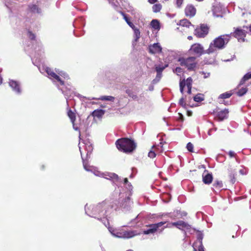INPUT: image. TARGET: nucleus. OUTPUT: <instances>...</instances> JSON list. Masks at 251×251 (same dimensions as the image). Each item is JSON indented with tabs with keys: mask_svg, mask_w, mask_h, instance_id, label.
Here are the masks:
<instances>
[{
	"mask_svg": "<svg viewBox=\"0 0 251 251\" xmlns=\"http://www.w3.org/2000/svg\"><path fill=\"white\" fill-rule=\"evenodd\" d=\"M229 38L230 36L227 34L219 36L210 43L209 48L205 50V52L210 54L215 52L217 51V49H223L228 42Z\"/></svg>",
	"mask_w": 251,
	"mask_h": 251,
	"instance_id": "f257e3e1",
	"label": "nucleus"
},
{
	"mask_svg": "<svg viewBox=\"0 0 251 251\" xmlns=\"http://www.w3.org/2000/svg\"><path fill=\"white\" fill-rule=\"evenodd\" d=\"M116 145L119 151L126 153L131 152L136 148L134 142L126 138L118 139L116 142Z\"/></svg>",
	"mask_w": 251,
	"mask_h": 251,
	"instance_id": "f03ea898",
	"label": "nucleus"
},
{
	"mask_svg": "<svg viewBox=\"0 0 251 251\" xmlns=\"http://www.w3.org/2000/svg\"><path fill=\"white\" fill-rule=\"evenodd\" d=\"M83 167L86 171L93 172L95 176L104 177L107 179H112L113 180H117L118 179V176L115 174L101 173L97 170L95 167L87 165L84 162H83Z\"/></svg>",
	"mask_w": 251,
	"mask_h": 251,
	"instance_id": "7ed1b4c3",
	"label": "nucleus"
},
{
	"mask_svg": "<svg viewBox=\"0 0 251 251\" xmlns=\"http://www.w3.org/2000/svg\"><path fill=\"white\" fill-rule=\"evenodd\" d=\"M108 230L114 237L123 238H129L137 235L138 233L134 231L117 230L113 228L108 227Z\"/></svg>",
	"mask_w": 251,
	"mask_h": 251,
	"instance_id": "20e7f679",
	"label": "nucleus"
},
{
	"mask_svg": "<svg viewBox=\"0 0 251 251\" xmlns=\"http://www.w3.org/2000/svg\"><path fill=\"white\" fill-rule=\"evenodd\" d=\"M196 58L190 57L187 59H180L179 60L180 65L185 66L188 70H193L196 67Z\"/></svg>",
	"mask_w": 251,
	"mask_h": 251,
	"instance_id": "39448f33",
	"label": "nucleus"
},
{
	"mask_svg": "<svg viewBox=\"0 0 251 251\" xmlns=\"http://www.w3.org/2000/svg\"><path fill=\"white\" fill-rule=\"evenodd\" d=\"M189 53L197 56L201 55L203 53H206L203 47L200 44L196 43L192 45L189 50Z\"/></svg>",
	"mask_w": 251,
	"mask_h": 251,
	"instance_id": "423d86ee",
	"label": "nucleus"
},
{
	"mask_svg": "<svg viewBox=\"0 0 251 251\" xmlns=\"http://www.w3.org/2000/svg\"><path fill=\"white\" fill-rule=\"evenodd\" d=\"M79 148L81 153V157H82L83 150L86 151V155L88 156L89 153H91L93 151V146L91 142L89 140H86L85 142H79Z\"/></svg>",
	"mask_w": 251,
	"mask_h": 251,
	"instance_id": "0eeeda50",
	"label": "nucleus"
},
{
	"mask_svg": "<svg viewBox=\"0 0 251 251\" xmlns=\"http://www.w3.org/2000/svg\"><path fill=\"white\" fill-rule=\"evenodd\" d=\"M44 70L48 74L49 77H50V79H53L54 81H56L57 82H59L61 85L64 84L63 80L61 79L60 76L54 73L50 68L46 67L43 69V70Z\"/></svg>",
	"mask_w": 251,
	"mask_h": 251,
	"instance_id": "6e6552de",
	"label": "nucleus"
},
{
	"mask_svg": "<svg viewBox=\"0 0 251 251\" xmlns=\"http://www.w3.org/2000/svg\"><path fill=\"white\" fill-rule=\"evenodd\" d=\"M208 32V27L206 25H201L200 27L195 29L194 34L198 37L202 38L205 37Z\"/></svg>",
	"mask_w": 251,
	"mask_h": 251,
	"instance_id": "1a4fd4ad",
	"label": "nucleus"
},
{
	"mask_svg": "<svg viewBox=\"0 0 251 251\" xmlns=\"http://www.w3.org/2000/svg\"><path fill=\"white\" fill-rule=\"evenodd\" d=\"M108 205L106 203L103 202L102 203L99 204L95 208V211L96 213H98L100 216H106L107 215V209L108 208Z\"/></svg>",
	"mask_w": 251,
	"mask_h": 251,
	"instance_id": "9d476101",
	"label": "nucleus"
},
{
	"mask_svg": "<svg viewBox=\"0 0 251 251\" xmlns=\"http://www.w3.org/2000/svg\"><path fill=\"white\" fill-rule=\"evenodd\" d=\"M166 223V222H161L157 224L149 225L150 228L147 230L144 231L145 234H149L154 233L159 227H161Z\"/></svg>",
	"mask_w": 251,
	"mask_h": 251,
	"instance_id": "9b49d317",
	"label": "nucleus"
},
{
	"mask_svg": "<svg viewBox=\"0 0 251 251\" xmlns=\"http://www.w3.org/2000/svg\"><path fill=\"white\" fill-rule=\"evenodd\" d=\"M172 225L176 226L177 228L182 230H184L185 232L190 230L191 228L190 225H188L187 223L184 222L183 221H179L176 222H173L172 223Z\"/></svg>",
	"mask_w": 251,
	"mask_h": 251,
	"instance_id": "f8f14e48",
	"label": "nucleus"
},
{
	"mask_svg": "<svg viewBox=\"0 0 251 251\" xmlns=\"http://www.w3.org/2000/svg\"><path fill=\"white\" fill-rule=\"evenodd\" d=\"M192 79L191 77H188L186 81L185 79L180 80L179 86L180 92L182 94L183 93V89L185 85L187 87H192Z\"/></svg>",
	"mask_w": 251,
	"mask_h": 251,
	"instance_id": "ddd939ff",
	"label": "nucleus"
},
{
	"mask_svg": "<svg viewBox=\"0 0 251 251\" xmlns=\"http://www.w3.org/2000/svg\"><path fill=\"white\" fill-rule=\"evenodd\" d=\"M162 48L158 43H155L149 47V51L152 54L158 53L161 52Z\"/></svg>",
	"mask_w": 251,
	"mask_h": 251,
	"instance_id": "4468645a",
	"label": "nucleus"
},
{
	"mask_svg": "<svg viewBox=\"0 0 251 251\" xmlns=\"http://www.w3.org/2000/svg\"><path fill=\"white\" fill-rule=\"evenodd\" d=\"M185 14L187 16L193 17L196 14V9L192 4L187 5L185 9Z\"/></svg>",
	"mask_w": 251,
	"mask_h": 251,
	"instance_id": "2eb2a0df",
	"label": "nucleus"
},
{
	"mask_svg": "<svg viewBox=\"0 0 251 251\" xmlns=\"http://www.w3.org/2000/svg\"><path fill=\"white\" fill-rule=\"evenodd\" d=\"M246 33L244 30L237 28L234 33V36L237 38L239 42H244Z\"/></svg>",
	"mask_w": 251,
	"mask_h": 251,
	"instance_id": "dca6fc26",
	"label": "nucleus"
},
{
	"mask_svg": "<svg viewBox=\"0 0 251 251\" xmlns=\"http://www.w3.org/2000/svg\"><path fill=\"white\" fill-rule=\"evenodd\" d=\"M213 179L212 175L205 171L202 174V180L205 184H209L211 183Z\"/></svg>",
	"mask_w": 251,
	"mask_h": 251,
	"instance_id": "f3484780",
	"label": "nucleus"
},
{
	"mask_svg": "<svg viewBox=\"0 0 251 251\" xmlns=\"http://www.w3.org/2000/svg\"><path fill=\"white\" fill-rule=\"evenodd\" d=\"M228 111L227 109H224L218 112L217 117L220 121H222L225 119H226L228 116Z\"/></svg>",
	"mask_w": 251,
	"mask_h": 251,
	"instance_id": "a211bd4d",
	"label": "nucleus"
},
{
	"mask_svg": "<svg viewBox=\"0 0 251 251\" xmlns=\"http://www.w3.org/2000/svg\"><path fill=\"white\" fill-rule=\"evenodd\" d=\"M10 86L12 88V89L15 91L16 92L18 93H20V88L19 84L17 82L10 80L9 82Z\"/></svg>",
	"mask_w": 251,
	"mask_h": 251,
	"instance_id": "6ab92c4d",
	"label": "nucleus"
},
{
	"mask_svg": "<svg viewBox=\"0 0 251 251\" xmlns=\"http://www.w3.org/2000/svg\"><path fill=\"white\" fill-rule=\"evenodd\" d=\"M151 28L154 30H159L160 28V24L157 20H153L150 24Z\"/></svg>",
	"mask_w": 251,
	"mask_h": 251,
	"instance_id": "aec40b11",
	"label": "nucleus"
},
{
	"mask_svg": "<svg viewBox=\"0 0 251 251\" xmlns=\"http://www.w3.org/2000/svg\"><path fill=\"white\" fill-rule=\"evenodd\" d=\"M158 151V148L156 146H153L151 150L148 153V156L150 158H153L155 157L156 153Z\"/></svg>",
	"mask_w": 251,
	"mask_h": 251,
	"instance_id": "412c9836",
	"label": "nucleus"
},
{
	"mask_svg": "<svg viewBox=\"0 0 251 251\" xmlns=\"http://www.w3.org/2000/svg\"><path fill=\"white\" fill-rule=\"evenodd\" d=\"M104 114V111L101 109H97L93 111L92 115L94 117H101Z\"/></svg>",
	"mask_w": 251,
	"mask_h": 251,
	"instance_id": "4be33fe9",
	"label": "nucleus"
},
{
	"mask_svg": "<svg viewBox=\"0 0 251 251\" xmlns=\"http://www.w3.org/2000/svg\"><path fill=\"white\" fill-rule=\"evenodd\" d=\"M179 25L182 26H186L189 27L190 26L192 25L190 22H189L186 19H183L181 21H180Z\"/></svg>",
	"mask_w": 251,
	"mask_h": 251,
	"instance_id": "5701e85b",
	"label": "nucleus"
},
{
	"mask_svg": "<svg viewBox=\"0 0 251 251\" xmlns=\"http://www.w3.org/2000/svg\"><path fill=\"white\" fill-rule=\"evenodd\" d=\"M68 116L70 118L72 124H74L75 120V115L71 110H69L68 111Z\"/></svg>",
	"mask_w": 251,
	"mask_h": 251,
	"instance_id": "b1692460",
	"label": "nucleus"
},
{
	"mask_svg": "<svg viewBox=\"0 0 251 251\" xmlns=\"http://www.w3.org/2000/svg\"><path fill=\"white\" fill-rule=\"evenodd\" d=\"M250 78H251V73H247L243 76V77L240 81V85L243 84L246 81Z\"/></svg>",
	"mask_w": 251,
	"mask_h": 251,
	"instance_id": "393cba45",
	"label": "nucleus"
},
{
	"mask_svg": "<svg viewBox=\"0 0 251 251\" xmlns=\"http://www.w3.org/2000/svg\"><path fill=\"white\" fill-rule=\"evenodd\" d=\"M132 29L134 30L135 41H137V40L140 37V32L139 31V30L136 28L135 27H134V28Z\"/></svg>",
	"mask_w": 251,
	"mask_h": 251,
	"instance_id": "a878e982",
	"label": "nucleus"
},
{
	"mask_svg": "<svg viewBox=\"0 0 251 251\" xmlns=\"http://www.w3.org/2000/svg\"><path fill=\"white\" fill-rule=\"evenodd\" d=\"M98 100H108V101H113L114 100V98L112 96H102L100 98L98 99Z\"/></svg>",
	"mask_w": 251,
	"mask_h": 251,
	"instance_id": "bb28decb",
	"label": "nucleus"
},
{
	"mask_svg": "<svg viewBox=\"0 0 251 251\" xmlns=\"http://www.w3.org/2000/svg\"><path fill=\"white\" fill-rule=\"evenodd\" d=\"M231 96V93L226 92V93L221 94L219 97V99H227V98H229V97H230Z\"/></svg>",
	"mask_w": 251,
	"mask_h": 251,
	"instance_id": "cd10ccee",
	"label": "nucleus"
},
{
	"mask_svg": "<svg viewBox=\"0 0 251 251\" xmlns=\"http://www.w3.org/2000/svg\"><path fill=\"white\" fill-rule=\"evenodd\" d=\"M162 8V6L160 4H156L152 6V10L154 12H158L160 11Z\"/></svg>",
	"mask_w": 251,
	"mask_h": 251,
	"instance_id": "c85d7f7f",
	"label": "nucleus"
},
{
	"mask_svg": "<svg viewBox=\"0 0 251 251\" xmlns=\"http://www.w3.org/2000/svg\"><path fill=\"white\" fill-rule=\"evenodd\" d=\"M167 65L164 66H161L160 65H156L155 66V70L157 73H161L164 70V69L167 67Z\"/></svg>",
	"mask_w": 251,
	"mask_h": 251,
	"instance_id": "c756f323",
	"label": "nucleus"
},
{
	"mask_svg": "<svg viewBox=\"0 0 251 251\" xmlns=\"http://www.w3.org/2000/svg\"><path fill=\"white\" fill-rule=\"evenodd\" d=\"M121 14H122V15L124 16V19L125 20V21L126 22L127 24L132 28H134L135 26L134 25L131 23L130 22L127 17L126 16L125 14H124L123 12H121Z\"/></svg>",
	"mask_w": 251,
	"mask_h": 251,
	"instance_id": "7c9ffc66",
	"label": "nucleus"
},
{
	"mask_svg": "<svg viewBox=\"0 0 251 251\" xmlns=\"http://www.w3.org/2000/svg\"><path fill=\"white\" fill-rule=\"evenodd\" d=\"M247 92V89L246 88H242L240 89L237 92V95L239 96H242Z\"/></svg>",
	"mask_w": 251,
	"mask_h": 251,
	"instance_id": "2f4dec72",
	"label": "nucleus"
},
{
	"mask_svg": "<svg viewBox=\"0 0 251 251\" xmlns=\"http://www.w3.org/2000/svg\"><path fill=\"white\" fill-rule=\"evenodd\" d=\"M194 100L196 101L200 102L203 100V98L201 94H198L194 97Z\"/></svg>",
	"mask_w": 251,
	"mask_h": 251,
	"instance_id": "473e14b6",
	"label": "nucleus"
},
{
	"mask_svg": "<svg viewBox=\"0 0 251 251\" xmlns=\"http://www.w3.org/2000/svg\"><path fill=\"white\" fill-rule=\"evenodd\" d=\"M198 239L200 240V246L199 247V251H204V248L202 244V237L200 236L198 237Z\"/></svg>",
	"mask_w": 251,
	"mask_h": 251,
	"instance_id": "72a5a7b5",
	"label": "nucleus"
},
{
	"mask_svg": "<svg viewBox=\"0 0 251 251\" xmlns=\"http://www.w3.org/2000/svg\"><path fill=\"white\" fill-rule=\"evenodd\" d=\"M187 150L191 152L193 151V145L191 143H188L187 145Z\"/></svg>",
	"mask_w": 251,
	"mask_h": 251,
	"instance_id": "f704fd0d",
	"label": "nucleus"
},
{
	"mask_svg": "<svg viewBox=\"0 0 251 251\" xmlns=\"http://www.w3.org/2000/svg\"><path fill=\"white\" fill-rule=\"evenodd\" d=\"M161 77V73H157L155 79L153 80V82L158 81Z\"/></svg>",
	"mask_w": 251,
	"mask_h": 251,
	"instance_id": "c9c22d12",
	"label": "nucleus"
},
{
	"mask_svg": "<svg viewBox=\"0 0 251 251\" xmlns=\"http://www.w3.org/2000/svg\"><path fill=\"white\" fill-rule=\"evenodd\" d=\"M60 76L64 77V78L67 79L68 78V75L64 72L62 71H60L58 73Z\"/></svg>",
	"mask_w": 251,
	"mask_h": 251,
	"instance_id": "e433bc0d",
	"label": "nucleus"
},
{
	"mask_svg": "<svg viewBox=\"0 0 251 251\" xmlns=\"http://www.w3.org/2000/svg\"><path fill=\"white\" fill-rule=\"evenodd\" d=\"M182 70L180 67H177L175 70L174 71V72L176 73L177 75H179V74L182 73Z\"/></svg>",
	"mask_w": 251,
	"mask_h": 251,
	"instance_id": "4c0bfd02",
	"label": "nucleus"
},
{
	"mask_svg": "<svg viewBox=\"0 0 251 251\" xmlns=\"http://www.w3.org/2000/svg\"><path fill=\"white\" fill-rule=\"evenodd\" d=\"M179 104L182 107H184L185 106V102L183 98L180 99Z\"/></svg>",
	"mask_w": 251,
	"mask_h": 251,
	"instance_id": "58836bf2",
	"label": "nucleus"
},
{
	"mask_svg": "<svg viewBox=\"0 0 251 251\" xmlns=\"http://www.w3.org/2000/svg\"><path fill=\"white\" fill-rule=\"evenodd\" d=\"M234 173H233V174H230L229 175V177L230 178V179H231V181L232 182V183H234L235 182V177H234Z\"/></svg>",
	"mask_w": 251,
	"mask_h": 251,
	"instance_id": "ea45409f",
	"label": "nucleus"
},
{
	"mask_svg": "<svg viewBox=\"0 0 251 251\" xmlns=\"http://www.w3.org/2000/svg\"><path fill=\"white\" fill-rule=\"evenodd\" d=\"M183 0H176V5L177 7H179L181 6Z\"/></svg>",
	"mask_w": 251,
	"mask_h": 251,
	"instance_id": "a19ab883",
	"label": "nucleus"
},
{
	"mask_svg": "<svg viewBox=\"0 0 251 251\" xmlns=\"http://www.w3.org/2000/svg\"><path fill=\"white\" fill-rule=\"evenodd\" d=\"M173 226H174L172 225V223L168 224L165 226H164V227L163 228V229L165 228H171Z\"/></svg>",
	"mask_w": 251,
	"mask_h": 251,
	"instance_id": "79ce46f5",
	"label": "nucleus"
},
{
	"mask_svg": "<svg viewBox=\"0 0 251 251\" xmlns=\"http://www.w3.org/2000/svg\"><path fill=\"white\" fill-rule=\"evenodd\" d=\"M28 36L31 39H34L35 38L34 35L31 32H28Z\"/></svg>",
	"mask_w": 251,
	"mask_h": 251,
	"instance_id": "37998d69",
	"label": "nucleus"
},
{
	"mask_svg": "<svg viewBox=\"0 0 251 251\" xmlns=\"http://www.w3.org/2000/svg\"><path fill=\"white\" fill-rule=\"evenodd\" d=\"M228 154L230 156V157H232L235 156V153H234V152L232 151H229L228 152Z\"/></svg>",
	"mask_w": 251,
	"mask_h": 251,
	"instance_id": "c03bdc74",
	"label": "nucleus"
},
{
	"mask_svg": "<svg viewBox=\"0 0 251 251\" xmlns=\"http://www.w3.org/2000/svg\"><path fill=\"white\" fill-rule=\"evenodd\" d=\"M191 88H192V87H187V89H188L187 93L189 94H191Z\"/></svg>",
	"mask_w": 251,
	"mask_h": 251,
	"instance_id": "a18cd8bd",
	"label": "nucleus"
},
{
	"mask_svg": "<svg viewBox=\"0 0 251 251\" xmlns=\"http://www.w3.org/2000/svg\"><path fill=\"white\" fill-rule=\"evenodd\" d=\"M148 1L151 3H154L157 1V0H148Z\"/></svg>",
	"mask_w": 251,
	"mask_h": 251,
	"instance_id": "49530a36",
	"label": "nucleus"
},
{
	"mask_svg": "<svg viewBox=\"0 0 251 251\" xmlns=\"http://www.w3.org/2000/svg\"><path fill=\"white\" fill-rule=\"evenodd\" d=\"M73 127H74V129L75 130H78V128L77 127H75V124H73Z\"/></svg>",
	"mask_w": 251,
	"mask_h": 251,
	"instance_id": "de8ad7c7",
	"label": "nucleus"
},
{
	"mask_svg": "<svg viewBox=\"0 0 251 251\" xmlns=\"http://www.w3.org/2000/svg\"><path fill=\"white\" fill-rule=\"evenodd\" d=\"M216 184L217 185H219L220 187L221 186V185H222V182H217Z\"/></svg>",
	"mask_w": 251,
	"mask_h": 251,
	"instance_id": "09e8293b",
	"label": "nucleus"
},
{
	"mask_svg": "<svg viewBox=\"0 0 251 251\" xmlns=\"http://www.w3.org/2000/svg\"><path fill=\"white\" fill-rule=\"evenodd\" d=\"M153 86H150V87H149V90H150V91H152V90H153Z\"/></svg>",
	"mask_w": 251,
	"mask_h": 251,
	"instance_id": "8fccbe9b",
	"label": "nucleus"
},
{
	"mask_svg": "<svg viewBox=\"0 0 251 251\" xmlns=\"http://www.w3.org/2000/svg\"><path fill=\"white\" fill-rule=\"evenodd\" d=\"M124 180H125V183H127L128 182L127 178H125Z\"/></svg>",
	"mask_w": 251,
	"mask_h": 251,
	"instance_id": "3c124183",
	"label": "nucleus"
},
{
	"mask_svg": "<svg viewBox=\"0 0 251 251\" xmlns=\"http://www.w3.org/2000/svg\"><path fill=\"white\" fill-rule=\"evenodd\" d=\"M63 92L64 93L65 95L66 96H68L69 94L67 92H65L64 91H63Z\"/></svg>",
	"mask_w": 251,
	"mask_h": 251,
	"instance_id": "603ef678",
	"label": "nucleus"
},
{
	"mask_svg": "<svg viewBox=\"0 0 251 251\" xmlns=\"http://www.w3.org/2000/svg\"><path fill=\"white\" fill-rule=\"evenodd\" d=\"M188 39L189 40H192V37L191 36H189L188 37Z\"/></svg>",
	"mask_w": 251,
	"mask_h": 251,
	"instance_id": "864d4df0",
	"label": "nucleus"
},
{
	"mask_svg": "<svg viewBox=\"0 0 251 251\" xmlns=\"http://www.w3.org/2000/svg\"><path fill=\"white\" fill-rule=\"evenodd\" d=\"M2 83V78L0 76V84Z\"/></svg>",
	"mask_w": 251,
	"mask_h": 251,
	"instance_id": "5fc2aeb1",
	"label": "nucleus"
},
{
	"mask_svg": "<svg viewBox=\"0 0 251 251\" xmlns=\"http://www.w3.org/2000/svg\"><path fill=\"white\" fill-rule=\"evenodd\" d=\"M210 131H211V130H209L208 132V134L209 135H211Z\"/></svg>",
	"mask_w": 251,
	"mask_h": 251,
	"instance_id": "6e6d98bb",
	"label": "nucleus"
},
{
	"mask_svg": "<svg viewBox=\"0 0 251 251\" xmlns=\"http://www.w3.org/2000/svg\"><path fill=\"white\" fill-rule=\"evenodd\" d=\"M240 172L241 174H243L242 170H240Z\"/></svg>",
	"mask_w": 251,
	"mask_h": 251,
	"instance_id": "4d7b16f0",
	"label": "nucleus"
},
{
	"mask_svg": "<svg viewBox=\"0 0 251 251\" xmlns=\"http://www.w3.org/2000/svg\"><path fill=\"white\" fill-rule=\"evenodd\" d=\"M197 0V1H203V0Z\"/></svg>",
	"mask_w": 251,
	"mask_h": 251,
	"instance_id": "13d9d810",
	"label": "nucleus"
},
{
	"mask_svg": "<svg viewBox=\"0 0 251 251\" xmlns=\"http://www.w3.org/2000/svg\"><path fill=\"white\" fill-rule=\"evenodd\" d=\"M250 32H251V25H250Z\"/></svg>",
	"mask_w": 251,
	"mask_h": 251,
	"instance_id": "bf43d9fd",
	"label": "nucleus"
},
{
	"mask_svg": "<svg viewBox=\"0 0 251 251\" xmlns=\"http://www.w3.org/2000/svg\"><path fill=\"white\" fill-rule=\"evenodd\" d=\"M194 251H197V250L195 248H194Z\"/></svg>",
	"mask_w": 251,
	"mask_h": 251,
	"instance_id": "052dcab7",
	"label": "nucleus"
},
{
	"mask_svg": "<svg viewBox=\"0 0 251 251\" xmlns=\"http://www.w3.org/2000/svg\"><path fill=\"white\" fill-rule=\"evenodd\" d=\"M34 9L36 8V6H34Z\"/></svg>",
	"mask_w": 251,
	"mask_h": 251,
	"instance_id": "680f3d73",
	"label": "nucleus"
}]
</instances>
